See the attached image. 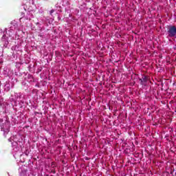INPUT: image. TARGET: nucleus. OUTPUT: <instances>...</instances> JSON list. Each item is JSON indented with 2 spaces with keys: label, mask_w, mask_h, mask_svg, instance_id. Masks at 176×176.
Returning a JSON list of instances; mask_svg holds the SVG:
<instances>
[{
  "label": "nucleus",
  "mask_w": 176,
  "mask_h": 176,
  "mask_svg": "<svg viewBox=\"0 0 176 176\" xmlns=\"http://www.w3.org/2000/svg\"><path fill=\"white\" fill-rule=\"evenodd\" d=\"M1 41L4 43V45H8L9 42H8V38H6V35H3L1 38Z\"/></svg>",
  "instance_id": "obj_4"
},
{
  "label": "nucleus",
  "mask_w": 176,
  "mask_h": 176,
  "mask_svg": "<svg viewBox=\"0 0 176 176\" xmlns=\"http://www.w3.org/2000/svg\"><path fill=\"white\" fill-rule=\"evenodd\" d=\"M167 34L169 38H174L176 36V27L175 25L170 26L168 28Z\"/></svg>",
  "instance_id": "obj_1"
},
{
  "label": "nucleus",
  "mask_w": 176,
  "mask_h": 176,
  "mask_svg": "<svg viewBox=\"0 0 176 176\" xmlns=\"http://www.w3.org/2000/svg\"><path fill=\"white\" fill-rule=\"evenodd\" d=\"M1 131H3L4 133H8L9 132V130L10 129V125L9 124V122H5L1 125Z\"/></svg>",
  "instance_id": "obj_2"
},
{
  "label": "nucleus",
  "mask_w": 176,
  "mask_h": 176,
  "mask_svg": "<svg viewBox=\"0 0 176 176\" xmlns=\"http://www.w3.org/2000/svg\"><path fill=\"white\" fill-rule=\"evenodd\" d=\"M52 13H54V10H52L50 11V14H52Z\"/></svg>",
  "instance_id": "obj_5"
},
{
  "label": "nucleus",
  "mask_w": 176,
  "mask_h": 176,
  "mask_svg": "<svg viewBox=\"0 0 176 176\" xmlns=\"http://www.w3.org/2000/svg\"><path fill=\"white\" fill-rule=\"evenodd\" d=\"M149 77L147 76H142V78H140V85H144L146 82H148Z\"/></svg>",
  "instance_id": "obj_3"
}]
</instances>
